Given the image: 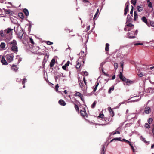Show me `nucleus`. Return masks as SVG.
<instances>
[{
	"label": "nucleus",
	"instance_id": "f257e3e1",
	"mask_svg": "<svg viewBox=\"0 0 154 154\" xmlns=\"http://www.w3.org/2000/svg\"><path fill=\"white\" fill-rule=\"evenodd\" d=\"M6 59L8 62H11L13 60L14 56L12 54H9L6 56Z\"/></svg>",
	"mask_w": 154,
	"mask_h": 154
},
{
	"label": "nucleus",
	"instance_id": "f03ea898",
	"mask_svg": "<svg viewBox=\"0 0 154 154\" xmlns=\"http://www.w3.org/2000/svg\"><path fill=\"white\" fill-rule=\"evenodd\" d=\"M75 96L78 97H80L81 100L83 101H84V99L83 98V94L80 92L76 91V93L75 94Z\"/></svg>",
	"mask_w": 154,
	"mask_h": 154
},
{
	"label": "nucleus",
	"instance_id": "7ed1b4c3",
	"mask_svg": "<svg viewBox=\"0 0 154 154\" xmlns=\"http://www.w3.org/2000/svg\"><path fill=\"white\" fill-rule=\"evenodd\" d=\"M79 85L83 91H85L87 88V85L84 84L83 82H82L81 81H79Z\"/></svg>",
	"mask_w": 154,
	"mask_h": 154
},
{
	"label": "nucleus",
	"instance_id": "20e7f679",
	"mask_svg": "<svg viewBox=\"0 0 154 154\" xmlns=\"http://www.w3.org/2000/svg\"><path fill=\"white\" fill-rule=\"evenodd\" d=\"M129 5V2L128 1L127 2L125 5L126 7L124 10V15H126L127 12L128 11Z\"/></svg>",
	"mask_w": 154,
	"mask_h": 154
},
{
	"label": "nucleus",
	"instance_id": "39448f33",
	"mask_svg": "<svg viewBox=\"0 0 154 154\" xmlns=\"http://www.w3.org/2000/svg\"><path fill=\"white\" fill-rule=\"evenodd\" d=\"M70 63V62L69 61H67L66 63L64 65L62 66V69L66 71H68V70L67 68V67L69 66Z\"/></svg>",
	"mask_w": 154,
	"mask_h": 154
},
{
	"label": "nucleus",
	"instance_id": "423d86ee",
	"mask_svg": "<svg viewBox=\"0 0 154 154\" xmlns=\"http://www.w3.org/2000/svg\"><path fill=\"white\" fill-rule=\"evenodd\" d=\"M134 25L130 23L127 25L124 28V30L125 31H129L131 30V29H128V27H131L133 26Z\"/></svg>",
	"mask_w": 154,
	"mask_h": 154
},
{
	"label": "nucleus",
	"instance_id": "0eeeda50",
	"mask_svg": "<svg viewBox=\"0 0 154 154\" xmlns=\"http://www.w3.org/2000/svg\"><path fill=\"white\" fill-rule=\"evenodd\" d=\"M11 49L12 51L14 53L17 52L18 48L17 45H13L11 47Z\"/></svg>",
	"mask_w": 154,
	"mask_h": 154
},
{
	"label": "nucleus",
	"instance_id": "6e6552de",
	"mask_svg": "<svg viewBox=\"0 0 154 154\" xmlns=\"http://www.w3.org/2000/svg\"><path fill=\"white\" fill-rule=\"evenodd\" d=\"M141 20L143 22H144L147 26L149 27H150V26L149 25V24L147 22V20L146 18V17L144 16L143 17L141 18Z\"/></svg>",
	"mask_w": 154,
	"mask_h": 154
},
{
	"label": "nucleus",
	"instance_id": "1a4fd4ad",
	"mask_svg": "<svg viewBox=\"0 0 154 154\" xmlns=\"http://www.w3.org/2000/svg\"><path fill=\"white\" fill-rule=\"evenodd\" d=\"M145 112L146 114H149L151 112L150 108L148 106H146L144 109Z\"/></svg>",
	"mask_w": 154,
	"mask_h": 154
},
{
	"label": "nucleus",
	"instance_id": "9d476101",
	"mask_svg": "<svg viewBox=\"0 0 154 154\" xmlns=\"http://www.w3.org/2000/svg\"><path fill=\"white\" fill-rule=\"evenodd\" d=\"M119 76L122 81L125 82L127 79L125 78V77L123 76L121 72H120L119 74Z\"/></svg>",
	"mask_w": 154,
	"mask_h": 154
},
{
	"label": "nucleus",
	"instance_id": "9b49d317",
	"mask_svg": "<svg viewBox=\"0 0 154 154\" xmlns=\"http://www.w3.org/2000/svg\"><path fill=\"white\" fill-rule=\"evenodd\" d=\"M128 85H130L133 84L134 83V81L131 80L129 79H127L125 82Z\"/></svg>",
	"mask_w": 154,
	"mask_h": 154
},
{
	"label": "nucleus",
	"instance_id": "f8f14e48",
	"mask_svg": "<svg viewBox=\"0 0 154 154\" xmlns=\"http://www.w3.org/2000/svg\"><path fill=\"white\" fill-rule=\"evenodd\" d=\"M82 59L81 58H79L78 61H77V64L76 65V68L77 69L79 68L81 65V63L80 62V60H81Z\"/></svg>",
	"mask_w": 154,
	"mask_h": 154
},
{
	"label": "nucleus",
	"instance_id": "ddd939ff",
	"mask_svg": "<svg viewBox=\"0 0 154 154\" xmlns=\"http://www.w3.org/2000/svg\"><path fill=\"white\" fill-rule=\"evenodd\" d=\"M1 62L3 65H7L8 64V63L4 57H2Z\"/></svg>",
	"mask_w": 154,
	"mask_h": 154
},
{
	"label": "nucleus",
	"instance_id": "4468645a",
	"mask_svg": "<svg viewBox=\"0 0 154 154\" xmlns=\"http://www.w3.org/2000/svg\"><path fill=\"white\" fill-rule=\"evenodd\" d=\"M59 103L60 105L63 106H65L66 104L65 102L63 100L61 99L59 100Z\"/></svg>",
	"mask_w": 154,
	"mask_h": 154
},
{
	"label": "nucleus",
	"instance_id": "2eb2a0df",
	"mask_svg": "<svg viewBox=\"0 0 154 154\" xmlns=\"http://www.w3.org/2000/svg\"><path fill=\"white\" fill-rule=\"evenodd\" d=\"M55 60L54 59H53L51 61L50 63V67H52L54 65L55 63Z\"/></svg>",
	"mask_w": 154,
	"mask_h": 154
},
{
	"label": "nucleus",
	"instance_id": "dca6fc26",
	"mask_svg": "<svg viewBox=\"0 0 154 154\" xmlns=\"http://www.w3.org/2000/svg\"><path fill=\"white\" fill-rule=\"evenodd\" d=\"M12 29L11 28H8L5 31V33L7 34H11L12 33Z\"/></svg>",
	"mask_w": 154,
	"mask_h": 154
},
{
	"label": "nucleus",
	"instance_id": "f3484780",
	"mask_svg": "<svg viewBox=\"0 0 154 154\" xmlns=\"http://www.w3.org/2000/svg\"><path fill=\"white\" fill-rule=\"evenodd\" d=\"M147 4L148 6V7L149 8L152 7V4L151 2L149 0H146Z\"/></svg>",
	"mask_w": 154,
	"mask_h": 154
},
{
	"label": "nucleus",
	"instance_id": "a211bd4d",
	"mask_svg": "<svg viewBox=\"0 0 154 154\" xmlns=\"http://www.w3.org/2000/svg\"><path fill=\"white\" fill-rule=\"evenodd\" d=\"M80 113L81 116L83 117H85V116H86V112L85 111H80Z\"/></svg>",
	"mask_w": 154,
	"mask_h": 154
},
{
	"label": "nucleus",
	"instance_id": "6ab92c4d",
	"mask_svg": "<svg viewBox=\"0 0 154 154\" xmlns=\"http://www.w3.org/2000/svg\"><path fill=\"white\" fill-rule=\"evenodd\" d=\"M11 69L12 70L16 71L18 70V68L17 67L16 65H12L11 67Z\"/></svg>",
	"mask_w": 154,
	"mask_h": 154
},
{
	"label": "nucleus",
	"instance_id": "aec40b11",
	"mask_svg": "<svg viewBox=\"0 0 154 154\" xmlns=\"http://www.w3.org/2000/svg\"><path fill=\"white\" fill-rule=\"evenodd\" d=\"M5 47V44L4 43L2 42L0 45V47L2 49H4Z\"/></svg>",
	"mask_w": 154,
	"mask_h": 154
},
{
	"label": "nucleus",
	"instance_id": "412c9836",
	"mask_svg": "<svg viewBox=\"0 0 154 154\" xmlns=\"http://www.w3.org/2000/svg\"><path fill=\"white\" fill-rule=\"evenodd\" d=\"M134 20H137L138 16L136 12L134 13Z\"/></svg>",
	"mask_w": 154,
	"mask_h": 154
},
{
	"label": "nucleus",
	"instance_id": "4be33fe9",
	"mask_svg": "<svg viewBox=\"0 0 154 154\" xmlns=\"http://www.w3.org/2000/svg\"><path fill=\"white\" fill-rule=\"evenodd\" d=\"M137 8L138 11L139 12L143 10V8L141 6H137Z\"/></svg>",
	"mask_w": 154,
	"mask_h": 154
},
{
	"label": "nucleus",
	"instance_id": "5701e85b",
	"mask_svg": "<svg viewBox=\"0 0 154 154\" xmlns=\"http://www.w3.org/2000/svg\"><path fill=\"white\" fill-rule=\"evenodd\" d=\"M24 12L25 13V14L28 16L29 15V13L28 10L26 9H24L23 10Z\"/></svg>",
	"mask_w": 154,
	"mask_h": 154
},
{
	"label": "nucleus",
	"instance_id": "b1692460",
	"mask_svg": "<svg viewBox=\"0 0 154 154\" xmlns=\"http://www.w3.org/2000/svg\"><path fill=\"white\" fill-rule=\"evenodd\" d=\"M10 44H13V45H17L16 41L14 40H13L12 41H11L10 42Z\"/></svg>",
	"mask_w": 154,
	"mask_h": 154
},
{
	"label": "nucleus",
	"instance_id": "393cba45",
	"mask_svg": "<svg viewBox=\"0 0 154 154\" xmlns=\"http://www.w3.org/2000/svg\"><path fill=\"white\" fill-rule=\"evenodd\" d=\"M109 44L108 43H106V47H105V50L106 51H109Z\"/></svg>",
	"mask_w": 154,
	"mask_h": 154
},
{
	"label": "nucleus",
	"instance_id": "a878e982",
	"mask_svg": "<svg viewBox=\"0 0 154 154\" xmlns=\"http://www.w3.org/2000/svg\"><path fill=\"white\" fill-rule=\"evenodd\" d=\"M129 145L131 147V149H132L133 152H135L136 149H134L133 146L131 144V143Z\"/></svg>",
	"mask_w": 154,
	"mask_h": 154
},
{
	"label": "nucleus",
	"instance_id": "bb28decb",
	"mask_svg": "<svg viewBox=\"0 0 154 154\" xmlns=\"http://www.w3.org/2000/svg\"><path fill=\"white\" fill-rule=\"evenodd\" d=\"M96 103H97L96 101H94L91 106V107H92V108H94L96 104Z\"/></svg>",
	"mask_w": 154,
	"mask_h": 154
},
{
	"label": "nucleus",
	"instance_id": "cd10ccee",
	"mask_svg": "<svg viewBox=\"0 0 154 154\" xmlns=\"http://www.w3.org/2000/svg\"><path fill=\"white\" fill-rule=\"evenodd\" d=\"M114 89V87H112L110 88L109 89L108 92L109 93H110L111 92V91H112Z\"/></svg>",
	"mask_w": 154,
	"mask_h": 154
},
{
	"label": "nucleus",
	"instance_id": "c85d7f7f",
	"mask_svg": "<svg viewBox=\"0 0 154 154\" xmlns=\"http://www.w3.org/2000/svg\"><path fill=\"white\" fill-rule=\"evenodd\" d=\"M18 16L20 18L22 19H23L24 18L23 14L22 13H19L18 14Z\"/></svg>",
	"mask_w": 154,
	"mask_h": 154
},
{
	"label": "nucleus",
	"instance_id": "c756f323",
	"mask_svg": "<svg viewBox=\"0 0 154 154\" xmlns=\"http://www.w3.org/2000/svg\"><path fill=\"white\" fill-rule=\"evenodd\" d=\"M29 39V41L30 43H31L32 44L34 45V42L33 40L31 38H30Z\"/></svg>",
	"mask_w": 154,
	"mask_h": 154
},
{
	"label": "nucleus",
	"instance_id": "7c9ffc66",
	"mask_svg": "<svg viewBox=\"0 0 154 154\" xmlns=\"http://www.w3.org/2000/svg\"><path fill=\"white\" fill-rule=\"evenodd\" d=\"M131 20V18L130 16L129 15H128L127 17V22L130 21Z\"/></svg>",
	"mask_w": 154,
	"mask_h": 154
},
{
	"label": "nucleus",
	"instance_id": "2f4dec72",
	"mask_svg": "<svg viewBox=\"0 0 154 154\" xmlns=\"http://www.w3.org/2000/svg\"><path fill=\"white\" fill-rule=\"evenodd\" d=\"M99 84V83H97V84H96V85H95V87H94V89L93 91L94 92H95L96 91V90L97 89V86H98Z\"/></svg>",
	"mask_w": 154,
	"mask_h": 154
},
{
	"label": "nucleus",
	"instance_id": "473e14b6",
	"mask_svg": "<svg viewBox=\"0 0 154 154\" xmlns=\"http://www.w3.org/2000/svg\"><path fill=\"white\" fill-rule=\"evenodd\" d=\"M131 2L134 5H135L136 3V0H131Z\"/></svg>",
	"mask_w": 154,
	"mask_h": 154
},
{
	"label": "nucleus",
	"instance_id": "72a5a7b5",
	"mask_svg": "<svg viewBox=\"0 0 154 154\" xmlns=\"http://www.w3.org/2000/svg\"><path fill=\"white\" fill-rule=\"evenodd\" d=\"M109 109V111L110 112H112L113 114V115H112V116H113L114 115L113 111L112 110V109L110 107H109L108 108Z\"/></svg>",
	"mask_w": 154,
	"mask_h": 154
},
{
	"label": "nucleus",
	"instance_id": "f704fd0d",
	"mask_svg": "<svg viewBox=\"0 0 154 154\" xmlns=\"http://www.w3.org/2000/svg\"><path fill=\"white\" fill-rule=\"evenodd\" d=\"M153 121V119L152 118H149L148 120V122L149 124L152 123Z\"/></svg>",
	"mask_w": 154,
	"mask_h": 154
},
{
	"label": "nucleus",
	"instance_id": "c9c22d12",
	"mask_svg": "<svg viewBox=\"0 0 154 154\" xmlns=\"http://www.w3.org/2000/svg\"><path fill=\"white\" fill-rule=\"evenodd\" d=\"M145 127L146 128H150V126L148 124L146 123L145 125Z\"/></svg>",
	"mask_w": 154,
	"mask_h": 154
},
{
	"label": "nucleus",
	"instance_id": "e433bc0d",
	"mask_svg": "<svg viewBox=\"0 0 154 154\" xmlns=\"http://www.w3.org/2000/svg\"><path fill=\"white\" fill-rule=\"evenodd\" d=\"M143 44V43H135L134 44V45L135 46L137 45H142Z\"/></svg>",
	"mask_w": 154,
	"mask_h": 154
},
{
	"label": "nucleus",
	"instance_id": "4c0bfd02",
	"mask_svg": "<svg viewBox=\"0 0 154 154\" xmlns=\"http://www.w3.org/2000/svg\"><path fill=\"white\" fill-rule=\"evenodd\" d=\"M75 108L76 110L77 111H79V107H78V106L75 104Z\"/></svg>",
	"mask_w": 154,
	"mask_h": 154
},
{
	"label": "nucleus",
	"instance_id": "58836bf2",
	"mask_svg": "<svg viewBox=\"0 0 154 154\" xmlns=\"http://www.w3.org/2000/svg\"><path fill=\"white\" fill-rule=\"evenodd\" d=\"M128 34H129L128 33ZM128 38H135V37L133 36H131V35H128Z\"/></svg>",
	"mask_w": 154,
	"mask_h": 154
},
{
	"label": "nucleus",
	"instance_id": "ea45409f",
	"mask_svg": "<svg viewBox=\"0 0 154 154\" xmlns=\"http://www.w3.org/2000/svg\"><path fill=\"white\" fill-rule=\"evenodd\" d=\"M46 43L49 45H52L53 44V43L52 42H51L49 41H47L46 42Z\"/></svg>",
	"mask_w": 154,
	"mask_h": 154
},
{
	"label": "nucleus",
	"instance_id": "a19ab883",
	"mask_svg": "<svg viewBox=\"0 0 154 154\" xmlns=\"http://www.w3.org/2000/svg\"><path fill=\"white\" fill-rule=\"evenodd\" d=\"M98 11H98V10H97V12H96V13L95 15H94V19H95V18H96V17H97V14H98Z\"/></svg>",
	"mask_w": 154,
	"mask_h": 154
},
{
	"label": "nucleus",
	"instance_id": "79ce46f5",
	"mask_svg": "<svg viewBox=\"0 0 154 154\" xmlns=\"http://www.w3.org/2000/svg\"><path fill=\"white\" fill-rule=\"evenodd\" d=\"M111 120H112V119H111V120L110 121L108 122L106 124H99L98 125H102V126L105 125H107V124H109V123L111 121Z\"/></svg>",
	"mask_w": 154,
	"mask_h": 154
},
{
	"label": "nucleus",
	"instance_id": "37998d69",
	"mask_svg": "<svg viewBox=\"0 0 154 154\" xmlns=\"http://www.w3.org/2000/svg\"><path fill=\"white\" fill-rule=\"evenodd\" d=\"M150 24L151 26L154 27V21L150 22Z\"/></svg>",
	"mask_w": 154,
	"mask_h": 154
},
{
	"label": "nucleus",
	"instance_id": "c03bdc74",
	"mask_svg": "<svg viewBox=\"0 0 154 154\" xmlns=\"http://www.w3.org/2000/svg\"><path fill=\"white\" fill-rule=\"evenodd\" d=\"M82 72L83 73L84 75L85 76H87L88 75V73L86 71H84Z\"/></svg>",
	"mask_w": 154,
	"mask_h": 154
},
{
	"label": "nucleus",
	"instance_id": "a18cd8bd",
	"mask_svg": "<svg viewBox=\"0 0 154 154\" xmlns=\"http://www.w3.org/2000/svg\"><path fill=\"white\" fill-rule=\"evenodd\" d=\"M83 81L84 82L85 85H87V82L86 81L85 78V77H83Z\"/></svg>",
	"mask_w": 154,
	"mask_h": 154
},
{
	"label": "nucleus",
	"instance_id": "49530a36",
	"mask_svg": "<svg viewBox=\"0 0 154 154\" xmlns=\"http://www.w3.org/2000/svg\"><path fill=\"white\" fill-rule=\"evenodd\" d=\"M59 88V86L58 84H57L55 86L56 91H58V88Z\"/></svg>",
	"mask_w": 154,
	"mask_h": 154
},
{
	"label": "nucleus",
	"instance_id": "de8ad7c7",
	"mask_svg": "<svg viewBox=\"0 0 154 154\" xmlns=\"http://www.w3.org/2000/svg\"><path fill=\"white\" fill-rule=\"evenodd\" d=\"M123 140L126 142L128 143L129 144L131 143V142H130V141H129L128 140H127L125 139H123Z\"/></svg>",
	"mask_w": 154,
	"mask_h": 154
},
{
	"label": "nucleus",
	"instance_id": "09e8293b",
	"mask_svg": "<svg viewBox=\"0 0 154 154\" xmlns=\"http://www.w3.org/2000/svg\"><path fill=\"white\" fill-rule=\"evenodd\" d=\"M112 134L113 135H115L116 134H119L120 133V132H119V131H116L115 132H112Z\"/></svg>",
	"mask_w": 154,
	"mask_h": 154
},
{
	"label": "nucleus",
	"instance_id": "8fccbe9b",
	"mask_svg": "<svg viewBox=\"0 0 154 154\" xmlns=\"http://www.w3.org/2000/svg\"><path fill=\"white\" fill-rule=\"evenodd\" d=\"M133 8H134V7L133 6H132V8H131V11H130V14H131V15H132V14H133Z\"/></svg>",
	"mask_w": 154,
	"mask_h": 154
},
{
	"label": "nucleus",
	"instance_id": "3c124183",
	"mask_svg": "<svg viewBox=\"0 0 154 154\" xmlns=\"http://www.w3.org/2000/svg\"><path fill=\"white\" fill-rule=\"evenodd\" d=\"M83 54V57H84L85 55V53L83 51H81V52L79 53V55H82V54Z\"/></svg>",
	"mask_w": 154,
	"mask_h": 154
},
{
	"label": "nucleus",
	"instance_id": "603ef678",
	"mask_svg": "<svg viewBox=\"0 0 154 154\" xmlns=\"http://www.w3.org/2000/svg\"><path fill=\"white\" fill-rule=\"evenodd\" d=\"M0 35L2 37L3 36H4V34H3V31H0Z\"/></svg>",
	"mask_w": 154,
	"mask_h": 154
},
{
	"label": "nucleus",
	"instance_id": "864d4df0",
	"mask_svg": "<svg viewBox=\"0 0 154 154\" xmlns=\"http://www.w3.org/2000/svg\"><path fill=\"white\" fill-rule=\"evenodd\" d=\"M114 66L115 68H116V69H117L118 67V64L117 63H115L114 64Z\"/></svg>",
	"mask_w": 154,
	"mask_h": 154
},
{
	"label": "nucleus",
	"instance_id": "5fc2aeb1",
	"mask_svg": "<svg viewBox=\"0 0 154 154\" xmlns=\"http://www.w3.org/2000/svg\"><path fill=\"white\" fill-rule=\"evenodd\" d=\"M104 116V115L103 114H100L99 116L98 117L100 118H103V117Z\"/></svg>",
	"mask_w": 154,
	"mask_h": 154
},
{
	"label": "nucleus",
	"instance_id": "6e6d98bb",
	"mask_svg": "<svg viewBox=\"0 0 154 154\" xmlns=\"http://www.w3.org/2000/svg\"><path fill=\"white\" fill-rule=\"evenodd\" d=\"M23 82H22V83H23V84H24L26 82V79L25 78H24V79H23Z\"/></svg>",
	"mask_w": 154,
	"mask_h": 154
},
{
	"label": "nucleus",
	"instance_id": "4d7b16f0",
	"mask_svg": "<svg viewBox=\"0 0 154 154\" xmlns=\"http://www.w3.org/2000/svg\"><path fill=\"white\" fill-rule=\"evenodd\" d=\"M153 128L152 130V132L153 134V137H154V124L153 125Z\"/></svg>",
	"mask_w": 154,
	"mask_h": 154
},
{
	"label": "nucleus",
	"instance_id": "13d9d810",
	"mask_svg": "<svg viewBox=\"0 0 154 154\" xmlns=\"http://www.w3.org/2000/svg\"><path fill=\"white\" fill-rule=\"evenodd\" d=\"M138 75L140 77H141L143 76V74L141 73L138 74Z\"/></svg>",
	"mask_w": 154,
	"mask_h": 154
},
{
	"label": "nucleus",
	"instance_id": "bf43d9fd",
	"mask_svg": "<svg viewBox=\"0 0 154 154\" xmlns=\"http://www.w3.org/2000/svg\"><path fill=\"white\" fill-rule=\"evenodd\" d=\"M140 98H141V97H140L139 99H137V100H135L133 101L132 102H137V101H138L140 100Z\"/></svg>",
	"mask_w": 154,
	"mask_h": 154
},
{
	"label": "nucleus",
	"instance_id": "052dcab7",
	"mask_svg": "<svg viewBox=\"0 0 154 154\" xmlns=\"http://www.w3.org/2000/svg\"><path fill=\"white\" fill-rule=\"evenodd\" d=\"M123 65L124 63L123 62H121V66L122 67V69H123Z\"/></svg>",
	"mask_w": 154,
	"mask_h": 154
},
{
	"label": "nucleus",
	"instance_id": "680f3d73",
	"mask_svg": "<svg viewBox=\"0 0 154 154\" xmlns=\"http://www.w3.org/2000/svg\"><path fill=\"white\" fill-rule=\"evenodd\" d=\"M120 139L119 138H115L114 139L111 141H112L113 140H120Z\"/></svg>",
	"mask_w": 154,
	"mask_h": 154
},
{
	"label": "nucleus",
	"instance_id": "e2e57ef3",
	"mask_svg": "<svg viewBox=\"0 0 154 154\" xmlns=\"http://www.w3.org/2000/svg\"><path fill=\"white\" fill-rule=\"evenodd\" d=\"M151 149H154V144L151 145Z\"/></svg>",
	"mask_w": 154,
	"mask_h": 154
},
{
	"label": "nucleus",
	"instance_id": "0e129e2a",
	"mask_svg": "<svg viewBox=\"0 0 154 154\" xmlns=\"http://www.w3.org/2000/svg\"><path fill=\"white\" fill-rule=\"evenodd\" d=\"M116 78V76L115 75L113 76L112 77V79H114Z\"/></svg>",
	"mask_w": 154,
	"mask_h": 154
},
{
	"label": "nucleus",
	"instance_id": "69168bd1",
	"mask_svg": "<svg viewBox=\"0 0 154 154\" xmlns=\"http://www.w3.org/2000/svg\"><path fill=\"white\" fill-rule=\"evenodd\" d=\"M104 149H105V147H104V146H103V147L102 148V150H103V153L104 152Z\"/></svg>",
	"mask_w": 154,
	"mask_h": 154
},
{
	"label": "nucleus",
	"instance_id": "338daca9",
	"mask_svg": "<svg viewBox=\"0 0 154 154\" xmlns=\"http://www.w3.org/2000/svg\"><path fill=\"white\" fill-rule=\"evenodd\" d=\"M64 93H65V94H67V91L66 90H64Z\"/></svg>",
	"mask_w": 154,
	"mask_h": 154
},
{
	"label": "nucleus",
	"instance_id": "774afa93",
	"mask_svg": "<svg viewBox=\"0 0 154 154\" xmlns=\"http://www.w3.org/2000/svg\"><path fill=\"white\" fill-rule=\"evenodd\" d=\"M88 30L89 29H90V26H88L87 27Z\"/></svg>",
	"mask_w": 154,
	"mask_h": 154
}]
</instances>
